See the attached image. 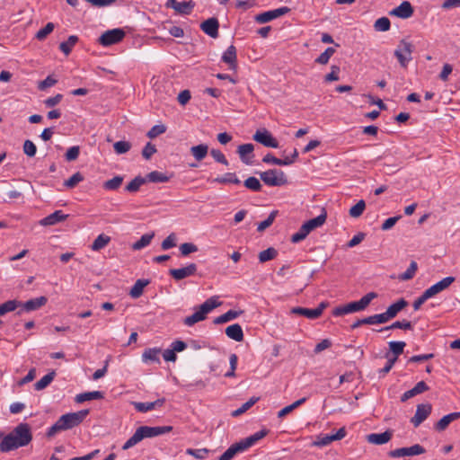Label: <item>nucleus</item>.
I'll list each match as a JSON object with an SVG mask.
<instances>
[{
	"label": "nucleus",
	"mask_w": 460,
	"mask_h": 460,
	"mask_svg": "<svg viewBox=\"0 0 460 460\" xmlns=\"http://www.w3.org/2000/svg\"><path fill=\"white\" fill-rule=\"evenodd\" d=\"M167 8H172L177 13L188 15L190 14L195 7V3L191 0L177 2L176 0H169L165 4Z\"/></svg>",
	"instance_id": "nucleus-12"
},
{
	"label": "nucleus",
	"mask_w": 460,
	"mask_h": 460,
	"mask_svg": "<svg viewBox=\"0 0 460 460\" xmlns=\"http://www.w3.org/2000/svg\"><path fill=\"white\" fill-rule=\"evenodd\" d=\"M456 280L455 277H447L432 285L425 290L426 294L431 298L438 293L446 290Z\"/></svg>",
	"instance_id": "nucleus-14"
},
{
	"label": "nucleus",
	"mask_w": 460,
	"mask_h": 460,
	"mask_svg": "<svg viewBox=\"0 0 460 460\" xmlns=\"http://www.w3.org/2000/svg\"><path fill=\"white\" fill-rule=\"evenodd\" d=\"M261 181L268 186L277 187L288 183L285 173L278 169H270L260 173Z\"/></svg>",
	"instance_id": "nucleus-5"
},
{
	"label": "nucleus",
	"mask_w": 460,
	"mask_h": 460,
	"mask_svg": "<svg viewBox=\"0 0 460 460\" xmlns=\"http://www.w3.org/2000/svg\"><path fill=\"white\" fill-rule=\"evenodd\" d=\"M377 296V294L375 292H369L367 295L363 296L358 302L361 310H365L371 301Z\"/></svg>",
	"instance_id": "nucleus-61"
},
{
	"label": "nucleus",
	"mask_w": 460,
	"mask_h": 460,
	"mask_svg": "<svg viewBox=\"0 0 460 460\" xmlns=\"http://www.w3.org/2000/svg\"><path fill=\"white\" fill-rule=\"evenodd\" d=\"M54 30V24L52 22H48L45 27L40 29L36 33V39L39 40H43L49 33H51Z\"/></svg>",
	"instance_id": "nucleus-62"
},
{
	"label": "nucleus",
	"mask_w": 460,
	"mask_h": 460,
	"mask_svg": "<svg viewBox=\"0 0 460 460\" xmlns=\"http://www.w3.org/2000/svg\"><path fill=\"white\" fill-rule=\"evenodd\" d=\"M293 314L303 315L308 319H317L319 318V311H314V309L305 308V307H293L290 311Z\"/></svg>",
	"instance_id": "nucleus-32"
},
{
	"label": "nucleus",
	"mask_w": 460,
	"mask_h": 460,
	"mask_svg": "<svg viewBox=\"0 0 460 460\" xmlns=\"http://www.w3.org/2000/svg\"><path fill=\"white\" fill-rule=\"evenodd\" d=\"M267 434L268 431L266 429H261L239 442L245 451L246 449L253 446L256 442H258L260 439L263 438Z\"/></svg>",
	"instance_id": "nucleus-25"
},
{
	"label": "nucleus",
	"mask_w": 460,
	"mask_h": 460,
	"mask_svg": "<svg viewBox=\"0 0 460 460\" xmlns=\"http://www.w3.org/2000/svg\"><path fill=\"white\" fill-rule=\"evenodd\" d=\"M254 146L252 144H243L238 146L237 153L239 154L240 159L243 163L245 164H251V157L249 155L252 156Z\"/></svg>",
	"instance_id": "nucleus-27"
},
{
	"label": "nucleus",
	"mask_w": 460,
	"mask_h": 460,
	"mask_svg": "<svg viewBox=\"0 0 460 460\" xmlns=\"http://www.w3.org/2000/svg\"><path fill=\"white\" fill-rule=\"evenodd\" d=\"M154 236V233L143 234L139 240H137L132 244V249L135 251H138L146 247L147 245H149Z\"/></svg>",
	"instance_id": "nucleus-41"
},
{
	"label": "nucleus",
	"mask_w": 460,
	"mask_h": 460,
	"mask_svg": "<svg viewBox=\"0 0 460 460\" xmlns=\"http://www.w3.org/2000/svg\"><path fill=\"white\" fill-rule=\"evenodd\" d=\"M277 215L278 210H273L265 220L259 223L257 230L259 232H263L265 229L270 227L273 224Z\"/></svg>",
	"instance_id": "nucleus-53"
},
{
	"label": "nucleus",
	"mask_w": 460,
	"mask_h": 460,
	"mask_svg": "<svg viewBox=\"0 0 460 460\" xmlns=\"http://www.w3.org/2000/svg\"><path fill=\"white\" fill-rule=\"evenodd\" d=\"M405 346L406 343L404 341H390L389 349L394 354L393 358H396L397 360L398 357L402 354Z\"/></svg>",
	"instance_id": "nucleus-47"
},
{
	"label": "nucleus",
	"mask_w": 460,
	"mask_h": 460,
	"mask_svg": "<svg viewBox=\"0 0 460 460\" xmlns=\"http://www.w3.org/2000/svg\"><path fill=\"white\" fill-rule=\"evenodd\" d=\"M242 313H243L242 311L229 310L226 313L216 317L213 320V323L215 324H222V323H227L229 321H232V320L237 318Z\"/></svg>",
	"instance_id": "nucleus-34"
},
{
	"label": "nucleus",
	"mask_w": 460,
	"mask_h": 460,
	"mask_svg": "<svg viewBox=\"0 0 460 460\" xmlns=\"http://www.w3.org/2000/svg\"><path fill=\"white\" fill-rule=\"evenodd\" d=\"M390 27L391 22L387 17L378 18L374 23V28L376 31H387Z\"/></svg>",
	"instance_id": "nucleus-52"
},
{
	"label": "nucleus",
	"mask_w": 460,
	"mask_h": 460,
	"mask_svg": "<svg viewBox=\"0 0 460 460\" xmlns=\"http://www.w3.org/2000/svg\"><path fill=\"white\" fill-rule=\"evenodd\" d=\"M56 376L55 371H52L44 376H42L39 381H37L34 385V387L37 391H40L45 389L54 379Z\"/></svg>",
	"instance_id": "nucleus-43"
},
{
	"label": "nucleus",
	"mask_w": 460,
	"mask_h": 460,
	"mask_svg": "<svg viewBox=\"0 0 460 460\" xmlns=\"http://www.w3.org/2000/svg\"><path fill=\"white\" fill-rule=\"evenodd\" d=\"M243 185L252 191H261L262 188L261 181L253 176L248 177L244 181Z\"/></svg>",
	"instance_id": "nucleus-49"
},
{
	"label": "nucleus",
	"mask_w": 460,
	"mask_h": 460,
	"mask_svg": "<svg viewBox=\"0 0 460 460\" xmlns=\"http://www.w3.org/2000/svg\"><path fill=\"white\" fill-rule=\"evenodd\" d=\"M429 388L427 385V384L424 381L418 382L415 386L408 391H406L401 397V401L402 402H406L407 400L414 397L417 394H420L421 393H424L428 391Z\"/></svg>",
	"instance_id": "nucleus-20"
},
{
	"label": "nucleus",
	"mask_w": 460,
	"mask_h": 460,
	"mask_svg": "<svg viewBox=\"0 0 460 460\" xmlns=\"http://www.w3.org/2000/svg\"><path fill=\"white\" fill-rule=\"evenodd\" d=\"M430 404H419L414 416L411 419V422L414 427L420 426L431 412Z\"/></svg>",
	"instance_id": "nucleus-15"
},
{
	"label": "nucleus",
	"mask_w": 460,
	"mask_h": 460,
	"mask_svg": "<svg viewBox=\"0 0 460 460\" xmlns=\"http://www.w3.org/2000/svg\"><path fill=\"white\" fill-rule=\"evenodd\" d=\"M259 398L258 397H252L249 399V401H247L246 402H244L240 408H238L237 410L234 411L232 412V416L234 417H237L243 413H244L247 410H249L252 405H254L257 402H258Z\"/></svg>",
	"instance_id": "nucleus-51"
},
{
	"label": "nucleus",
	"mask_w": 460,
	"mask_h": 460,
	"mask_svg": "<svg viewBox=\"0 0 460 460\" xmlns=\"http://www.w3.org/2000/svg\"><path fill=\"white\" fill-rule=\"evenodd\" d=\"M267 434L268 431L266 429H261L239 442L245 451L246 449L253 446L256 442H258L260 439L263 438Z\"/></svg>",
	"instance_id": "nucleus-24"
},
{
	"label": "nucleus",
	"mask_w": 460,
	"mask_h": 460,
	"mask_svg": "<svg viewBox=\"0 0 460 460\" xmlns=\"http://www.w3.org/2000/svg\"><path fill=\"white\" fill-rule=\"evenodd\" d=\"M423 453H425V448L419 444H415L410 447H401L391 450L388 452V456L393 458H399L404 456H418Z\"/></svg>",
	"instance_id": "nucleus-11"
},
{
	"label": "nucleus",
	"mask_w": 460,
	"mask_h": 460,
	"mask_svg": "<svg viewBox=\"0 0 460 460\" xmlns=\"http://www.w3.org/2000/svg\"><path fill=\"white\" fill-rule=\"evenodd\" d=\"M164 402H165V399L162 398V399H158L155 402H133V405L137 411L146 412V411H152L157 407L163 406Z\"/></svg>",
	"instance_id": "nucleus-23"
},
{
	"label": "nucleus",
	"mask_w": 460,
	"mask_h": 460,
	"mask_svg": "<svg viewBox=\"0 0 460 460\" xmlns=\"http://www.w3.org/2000/svg\"><path fill=\"white\" fill-rule=\"evenodd\" d=\"M125 35L126 33L123 29L109 30L100 36L98 42L103 47H109L120 42Z\"/></svg>",
	"instance_id": "nucleus-8"
},
{
	"label": "nucleus",
	"mask_w": 460,
	"mask_h": 460,
	"mask_svg": "<svg viewBox=\"0 0 460 460\" xmlns=\"http://www.w3.org/2000/svg\"><path fill=\"white\" fill-rule=\"evenodd\" d=\"M123 180V176L117 175L112 179L104 181L102 187L106 190H116L121 186Z\"/></svg>",
	"instance_id": "nucleus-42"
},
{
	"label": "nucleus",
	"mask_w": 460,
	"mask_h": 460,
	"mask_svg": "<svg viewBox=\"0 0 460 460\" xmlns=\"http://www.w3.org/2000/svg\"><path fill=\"white\" fill-rule=\"evenodd\" d=\"M145 183V178L141 176H137L125 187V190L128 192H137L139 190V188Z\"/></svg>",
	"instance_id": "nucleus-46"
},
{
	"label": "nucleus",
	"mask_w": 460,
	"mask_h": 460,
	"mask_svg": "<svg viewBox=\"0 0 460 460\" xmlns=\"http://www.w3.org/2000/svg\"><path fill=\"white\" fill-rule=\"evenodd\" d=\"M220 305L221 302H219L217 297H209L199 306V309L194 314L184 318V324L187 326H192L195 323L205 320L207 318V314Z\"/></svg>",
	"instance_id": "nucleus-3"
},
{
	"label": "nucleus",
	"mask_w": 460,
	"mask_h": 460,
	"mask_svg": "<svg viewBox=\"0 0 460 460\" xmlns=\"http://www.w3.org/2000/svg\"><path fill=\"white\" fill-rule=\"evenodd\" d=\"M145 180L146 182H167L169 181L170 177L162 172L153 171L146 175Z\"/></svg>",
	"instance_id": "nucleus-39"
},
{
	"label": "nucleus",
	"mask_w": 460,
	"mask_h": 460,
	"mask_svg": "<svg viewBox=\"0 0 460 460\" xmlns=\"http://www.w3.org/2000/svg\"><path fill=\"white\" fill-rule=\"evenodd\" d=\"M23 153L29 157H33L36 155L37 147L31 140H25L22 146Z\"/></svg>",
	"instance_id": "nucleus-59"
},
{
	"label": "nucleus",
	"mask_w": 460,
	"mask_h": 460,
	"mask_svg": "<svg viewBox=\"0 0 460 460\" xmlns=\"http://www.w3.org/2000/svg\"><path fill=\"white\" fill-rule=\"evenodd\" d=\"M89 414V410H81L76 412H70L59 417L65 430L73 429L80 425Z\"/></svg>",
	"instance_id": "nucleus-6"
},
{
	"label": "nucleus",
	"mask_w": 460,
	"mask_h": 460,
	"mask_svg": "<svg viewBox=\"0 0 460 460\" xmlns=\"http://www.w3.org/2000/svg\"><path fill=\"white\" fill-rule=\"evenodd\" d=\"M176 245V235L174 233L170 234L161 243L164 251L169 250Z\"/></svg>",
	"instance_id": "nucleus-64"
},
{
	"label": "nucleus",
	"mask_w": 460,
	"mask_h": 460,
	"mask_svg": "<svg viewBox=\"0 0 460 460\" xmlns=\"http://www.w3.org/2000/svg\"><path fill=\"white\" fill-rule=\"evenodd\" d=\"M149 284L147 279H137L129 291V295L133 298H138L142 296L144 288Z\"/></svg>",
	"instance_id": "nucleus-35"
},
{
	"label": "nucleus",
	"mask_w": 460,
	"mask_h": 460,
	"mask_svg": "<svg viewBox=\"0 0 460 460\" xmlns=\"http://www.w3.org/2000/svg\"><path fill=\"white\" fill-rule=\"evenodd\" d=\"M290 9L288 6H282L274 10H270L261 13L257 14L254 17V20L258 23H266L274 19H277L280 16L287 14Z\"/></svg>",
	"instance_id": "nucleus-10"
},
{
	"label": "nucleus",
	"mask_w": 460,
	"mask_h": 460,
	"mask_svg": "<svg viewBox=\"0 0 460 460\" xmlns=\"http://www.w3.org/2000/svg\"><path fill=\"white\" fill-rule=\"evenodd\" d=\"M208 152V146L206 144H200L190 147V154L197 161L203 160Z\"/></svg>",
	"instance_id": "nucleus-36"
},
{
	"label": "nucleus",
	"mask_w": 460,
	"mask_h": 460,
	"mask_svg": "<svg viewBox=\"0 0 460 460\" xmlns=\"http://www.w3.org/2000/svg\"><path fill=\"white\" fill-rule=\"evenodd\" d=\"M412 328L411 323L407 320L396 321L393 323L391 325L381 328L378 332H384L393 329H402V330H411Z\"/></svg>",
	"instance_id": "nucleus-45"
},
{
	"label": "nucleus",
	"mask_w": 460,
	"mask_h": 460,
	"mask_svg": "<svg viewBox=\"0 0 460 460\" xmlns=\"http://www.w3.org/2000/svg\"><path fill=\"white\" fill-rule=\"evenodd\" d=\"M407 305L408 302L404 298H401L389 305L385 312L376 314L379 324L385 323L394 318Z\"/></svg>",
	"instance_id": "nucleus-7"
},
{
	"label": "nucleus",
	"mask_w": 460,
	"mask_h": 460,
	"mask_svg": "<svg viewBox=\"0 0 460 460\" xmlns=\"http://www.w3.org/2000/svg\"><path fill=\"white\" fill-rule=\"evenodd\" d=\"M244 449L240 442L231 445L223 455H221L218 460H232L236 454L243 452Z\"/></svg>",
	"instance_id": "nucleus-30"
},
{
	"label": "nucleus",
	"mask_w": 460,
	"mask_h": 460,
	"mask_svg": "<svg viewBox=\"0 0 460 460\" xmlns=\"http://www.w3.org/2000/svg\"><path fill=\"white\" fill-rule=\"evenodd\" d=\"M214 181L220 183V184H227V183L240 184L241 183V181L238 179L236 174L234 172H227L221 177L216 178L214 180Z\"/></svg>",
	"instance_id": "nucleus-44"
},
{
	"label": "nucleus",
	"mask_w": 460,
	"mask_h": 460,
	"mask_svg": "<svg viewBox=\"0 0 460 460\" xmlns=\"http://www.w3.org/2000/svg\"><path fill=\"white\" fill-rule=\"evenodd\" d=\"M20 305L21 301L16 299L8 300L3 304H0V316H3L9 312H13L14 310L19 308Z\"/></svg>",
	"instance_id": "nucleus-40"
},
{
	"label": "nucleus",
	"mask_w": 460,
	"mask_h": 460,
	"mask_svg": "<svg viewBox=\"0 0 460 460\" xmlns=\"http://www.w3.org/2000/svg\"><path fill=\"white\" fill-rule=\"evenodd\" d=\"M393 437V432L390 430H386L383 433H371L367 435V441L371 444L375 445H383L391 440Z\"/></svg>",
	"instance_id": "nucleus-21"
},
{
	"label": "nucleus",
	"mask_w": 460,
	"mask_h": 460,
	"mask_svg": "<svg viewBox=\"0 0 460 460\" xmlns=\"http://www.w3.org/2000/svg\"><path fill=\"white\" fill-rule=\"evenodd\" d=\"M48 299L46 296H39L33 299H30L26 302H21L20 310L16 312L17 315H21L23 311L31 312L40 309L46 305Z\"/></svg>",
	"instance_id": "nucleus-13"
},
{
	"label": "nucleus",
	"mask_w": 460,
	"mask_h": 460,
	"mask_svg": "<svg viewBox=\"0 0 460 460\" xmlns=\"http://www.w3.org/2000/svg\"><path fill=\"white\" fill-rule=\"evenodd\" d=\"M363 324H379L376 314L370 315L368 317H365L362 319H358L351 325V329L358 328L359 326H361Z\"/></svg>",
	"instance_id": "nucleus-55"
},
{
	"label": "nucleus",
	"mask_w": 460,
	"mask_h": 460,
	"mask_svg": "<svg viewBox=\"0 0 460 460\" xmlns=\"http://www.w3.org/2000/svg\"><path fill=\"white\" fill-rule=\"evenodd\" d=\"M84 181V176L81 172H77L74 173L69 179L64 181V186L68 189L75 188L79 182Z\"/></svg>",
	"instance_id": "nucleus-54"
},
{
	"label": "nucleus",
	"mask_w": 460,
	"mask_h": 460,
	"mask_svg": "<svg viewBox=\"0 0 460 460\" xmlns=\"http://www.w3.org/2000/svg\"><path fill=\"white\" fill-rule=\"evenodd\" d=\"M68 215L64 214L61 210H56L48 217L42 218L40 221L41 226H54L59 222H62L67 218Z\"/></svg>",
	"instance_id": "nucleus-22"
},
{
	"label": "nucleus",
	"mask_w": 460,
	"mask_h": 460,
	"mask_svg": "<svg viewBox=\"0 0 460 460\" xmlns=\"http://www.w3.org/2000/svg\"><path fill=\"white\" fill-rule=\"evenodd\" d=\"M222 61L228 65L229 69H237V52L234 45H230L222 55Z\"/></svg>",
	"instance_id": "nucleus-18"
},
{
	"label": "nucleus",
	"mask_w": 460,
	"mask_h": 460,
	"mask_svg": "<svg viewBox=\"0 0 460 460\" xmlns=\"http://www.w3.org/2000/svg\"><path fill=\"white\" fill-rule=\"evenodd\" d=\"M197 271V265L195 263H190L187 265L186 267L181 268V269H172L169 270V274L175 279V280H181L185 278H188L190 276H192Z\"/></svg>",
	"instance_id": "nucleus-16"
},
{
	"label": "nucleus",
	"mask_w": 460,
	"mask_h": 460,
	"mask_svg": "<svg viewBox=\"0 0 460 460\" xmlns=\"http://www.w3.org/2000/svg\"><path fill=\"white\" fill-rule=\"evenodd\" d=\"M172 430V426H162V427H149V426H141L137 428L135 433L124 443L122 446L123 450H128L144 438H155L157 436L164 435L165 433H169Z\"/></svg>",
	"instance_id": "nucleus-2"
},
{
	"label": "nucleus",
	"mask_w": 460,
	"mask_h": 460,
	"mask_svg": "<svg viewBox=\"0 0 460 460\" xmlns=\"http://www.w3.org/2000/svg\"><path fill=\"white\" fill-rule=\"evenodd\" d=\"M226 334L228 338L235 341H242L243 340V332L241 325L238 323L229 325L226 329Z\"/></svg>",
	"instance_id": "nucleus-29"
},
{
	"label": "nucleus",
	"mask_w": 460,
	"mask_h": 460,
	"mask_svg": "<svg viewBox=\"0 0 460 460\" xmlns=\"http://www.w3.org/2000/svg\"><path fill=\"white\" fill-rule=\"evenodd\" d=\"M326 217H327V214H326L325 210H323V213H321L319 216L308 220L307 222L314 229H315L324 224Z\"/></svg>",
	"instance_id": "nucleus-63"
},
{
	"label": "nucleus",
	"mask_w": 460,
	"mask_h": 460,
	"mask_svg": "<svg viewBox=\"0 0 460 460\" xmlns=\"http://www.w3.org/2000/svg\"><path fill=\"white\" fill-rule=\"evenodd\" d=\"M252 138L254 141L261 144L262 146H264L266 147H271V148L279 147L278 140L266 128L258 129L254 133Z\"/></svg>",
	"instance_id": "nucleus-9"
},
{
	"label": "nucleus",
	"mask_w": 460,
	"mask_h": 460,
	"mask_svg": "<svg viewBox=\"0 0 460 460\" xmlns=\"http://www.w3.org/2000/svg\"><path fill=\"white\" fill-rule=\"evenodd\" d=\"M218 28L219 22L218 20L215 17L209 18L200 24V29L204 31V33L213 39L218 37Z\"/></svg>",
	"instance_id": "nucleus-17"
},
{
	"label": "nucleus",
	"mask_w": 460,
	"mask_h": 460,
	"mask_svg": "<svg viewBox=\"0 0 460 460\" xmlns=\"http://www.w3.org/2000/svg\"><path fill=\"white\" fill-rule=\"evenodd\" d=\"M32 440L31 427L27 423L18 424L0 442V451L7 453L19 447H25Z\"/></svg>",
	"instance_id": "nucleus-1"
},
{
	"label": "nucleus",
	"mask_w": 460,
	"mask_h": 460,
	"mask_svg": "<svg viewBox=\"0 0 460 460\" xmlns=\"http://www.w3.org/2000/svg\"><path fill=\"white\" fill-rule=\"evenodd\" d=\"M103 398V393L100 391H93V392H86L79 394L75 396V401L77 403H82L86 401L91 400H99Z\"/></svg>",
	"instance_id": "nucleus-31"
},
{
	"label": "nucleus",
	"mask_w": 460,
	"mask_h": 460,
	"mask_svg": "<svg viewBox=\"0 0 460 460\" xmlns=\"http://www.w3.org/2000/svg\"><path fill=\"white\" fill-rule=\"evenodd\" d=\"M414 47L411 42L402 39L394 50V56L402 67H407L408 63L412 59Z\"/></svg>",
	"instance_id": "nucleus-4"
},
{
	"label": "nucleus",
	"mask_w": 460,
	"mask_h": 460,
	"mask_svg": "<svg viewBox=\"0 0 460 460\" xmlns=\"http://www.w3.org/2000/svg\"><path fill=\"white\" fill-rule=\"evenodd\" d=\"M262 162L265 164H272L276 165H290L293 164V160L289 158V156L285 157L284 159H279L275 157L271 154H267L263 158Z\"/></svg>",
	"instance_id": "nucleus-33"
},
{
	"label": "nucleus",
	"mask_w": 460,
	"mask_h": 460,
	"mask_svg": "<svg viewBox=\"0 0 460 460\" xmlns=\"http://www.w3.org/2000/svg\"><path fill=\"white\" fill-rule=\"evenodd\" d=\"M366 208V203L363 199H360L356 205L350 208L349 214L351 217H359Z\"/></svg>",
	"instance_id": "nucleus-50"
},
{
	"label": "nucleus",
	"mask_w": 460,
	"mask_h": 460,
	"mask_svg": "<svg viewBox=\"0 0 460 460\" xmlns=\"http://www.w3.org/2000/svg\"><path fill=\"white\" fill-rule=\"evenodd\" d=\"M113 148L118 155H122L129 151L131 144L128 141H118L114 143Z\"/></svg>",
	"instance_id": "nucleus-58"
},
{
	"label": "nucleus",
	"mask_w": 460,
	"mask_h": 460,
	"mask_svg": "<svg viewBox=\"0 0 460 460\" xmlns=\"http://www.w3.org/2000/svg\"><path fill=\"white\" fill-rule=\"evenodd\" d=\"M413 12L414 10L411 3L408 1H403L399 6L392 10L390 14L402 19H407L413 14Z\"/></svg>",
	"instance_id": "nucleus-19"
},
{
	"label": "nucleus",
	"mask_w": 460,
	"mask_h": 460,
	"mask_svg": "<svg viewBox=\"0 0 460 460\" xmlns=\"http://www.w3.org/2000/svg\"><path fill=\"white\" fill-rule=\"evenodd\" d=\"M460 418V412H452L442 417L435 425V429L438 431L445 430L447 426L454 420Z\"/></svg>",
	"instance_id": "nucleus-28"
},
{
	"label": "nucleus",
	"mask_w": 460,
	"mask_h": 460,
	"mask_svg": "<svg viewBox=\"0 0 460 460\" xmlns=\"http://www.w3.org/2000/svg\"><path fill=\"white\" fill-rule=\"evenodd\" d=\"M278 254V252L275 248L270 247L259 253V261L263 263L268 261L273 260Z\"/></svg>",
	"instance_id": "nucleus-48"
},
{
	"label": "nucleus",
	"mask_w": 460,
	"mask_h": 460,
	"mask_svg": "<svg viewBox=\"0 0 460 460\" xmlns=\"http://www.w3.org/2000/svg\"><path fill=\"white\" fill-rule=\"evenodd\" d=\"M160 354L161 349L158 348H149L146 349L142 354V360L145 363H157L160 364Z\"/></svg>",
	"instance_id": "nucleus-26"
},
{
	"label": "nucleus",
	"mask_w": 460,
	"mask_h": 460,
	"mask_svg": "<svg viewBox=\"0 0 460 460\" xmlns=\"http://www.w3.org/2000/svg\"><path fill=\"white\" fill-rule=\"evenodd\" d=\"M110 242H111L110 236H108L104 234H101L96 237V239L92 243L91 249L94 252L101 251L105 246H107Z\"/></svg>",
	"instance_id": "nucleus-37"
},
{
	"label": "nucleus",
	"mask_w": 460,
	"mask_h": 460,
	"mask_svg": "<svg viewBox=\"0 0 460 460\" xmlns=\"http://www.w3.org/2000/svg\"><path fill=\"white\" fill-rule=\"evenodd\" d=\"M166 131V127L164 124L155 125L146 133L147 137L153 139Z\"/></svg>",
	"instance_id": "nucleus-60"
},
{
	"label": "nucleus",
	"mask_w": 460,
	"mask_h": 460,
	"mask_svg": "<svg viewBox=\"0 0 460 460\" xmlns=\"http://www.w3.org/2000/svg\"><path fill=\"white\" fill-rule=\"evenodd\" d=\"M417 269H418V265H417V262L412 261L411 263H410V266L409 268L406 270V271H404L401 276H400V279L402 280H409V279H411L416 271H417Z\"/></svg>",
	"instance_id": "nucleus-57"
},
{
	"label": "nucleus",
	"mask_w": 460,
	"mask_h": 460,
	"mask_svg": "<svg viewBox=\"0 0 460 460\" xmlns=\"http://www.w3.org/2000/svg\"><path fill=\"white\" fill-rule=\"evenodd\" d=\"M79 39L75 35H71L68 37L67 40L63 41L59 44V49L65 54L69 55L72 51V49L78 42Z\"/></svg>",
	"instance_id": "nucleus-38"
},
{
	"label": "nucleus",
	"mask_w": 460,
	"mask_h": 460,
	"mask_svg": "<svg viewBox=\"0 0 460 460\" xmlns=\"http://www.w3.org/2000/svg\"><path fill=\"white\" fill-rule=\"evenodd\" d=\"M334 53L335 49L329 47L315 59V62L321 65H326Z\"/></svg>",
	"instance_id": "nucleus-56"
}]
</instances>
